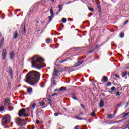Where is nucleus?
I'll use <instances>...</instances> for the list:
<instances>
[{
    "mask_svg": "<svg viewBox=\"0 0 129 129\" xmlns=\"http://www.w3.org/2000/svg\"><path fill=\"white\" fill-rule=\"evenodd\" d=\"M41 74L36 71H31L28 73L25 77V82L29 83L30 85L34 86L37 84L40 80Z\"/></svg>",
    "mask_w": 129,
    "mask_h": 129,
    "instance_id": "f257e3e1",
    "label": "nucleus"
},
{
    "mask_svg": "<svg viewBox=\"0 0 129 129\" xmlns=\"http://www.w3.org/2000/svg\"><path fill=\"white\" fill-rule=\"evenodd\" d=\"M44 59L39 55H35L32 58V65L34 68L37 69H42L44 68V66L42 65L44 62Z\"/></svg>",
    "mask_w": 129,
    "mask_h": 129,
    "instance_id": "f03ea898",
    "label": "nucleus"
},
{
    "mask_svg": "<svg viewBox=\"0 0 129 129\" xmlns=\"http://www.w3.org/2000/svg\"><path fill=\"white\" fill-rule=\"evenodd\" d=\"M11 121V116L10 115L7 114L4 116L3 118L1 120V122L2 125H5V124H8V123H10Z\"/></svg>",
    "mask_w": 129,
    "mask_h": 129,
    "instance_id": "7ed1b4c3",
    "label": "nucleus"
},
{
    "mask_svg": "<svg viewBox=\"0 0 129 129\" xmlns=\"http://www.w3.org/2000/svg\"><path fill=\"white\" fill-rule=\"evenodd\" d=\"M16 123L19 126H22L24 127L26 125V121L24 119H21L20 118H16Z\"/></svg>",
    "mask_w": 129,
    "mask_h": 129,
    "instance_id": "20e7f679",
    "label": "nucleus"
},
{
    "mask_svg": "<svg viewBox=\"0 0 129 129\" xmlns=\"http://www.w3.org/2000/svg\"><path fill=\"white\" fill-rule=\"evenodd\" d=\"M18 116L19 117H22V116H23V117H28L29 114H26V109L23 108L19 111Z\"/></svg>",
    "mask_w": 129,
    "mask_h": 129,
    "instance_id": "39448f33",
    "label": "nucleus"
},
{
    "mask_svg": "<svg viewBox=\"0 0 129 129\" xmlns=\"http://www.w3.org/2000/svg\"><path fill=\"white\" fill-rule=\"evenodd\" d=\"M4 106H8V110L9 111H12L13 110V109H14V108L13 107H10V99H9V98H7V99H5V100L4 101Z\"/></svg>",
    "mask_w": 129,
    "mask_h": 129,
    "instance_id": "423d86ee",
    "label": "nucleus"
},
{
    "mask_svg": "<svg viewBox=\"0 0 129 129\" xmlns=\"http://www.w3.org/2000/svg\"><path fill=\"white\" fill-rule=\"evenodd\" d=\"M1 57L2 60H5L7 57V49H6V48L3 49Z\"/></svg>",
    "mask_w": 129,
    "mask_h": 129,
    "instance_id": "0eeeda50",
    "label": "nucleus"
},
{
    "mask_svg": "<svg viewBox=\"0 0 129 129\" xmlns=\"http://www.w3.org/2000/svg\"><path fill=\"white\" fill-rule=\"evenodd\" d=\"M15 57H16V53H15V51L10 52L9 58L11 60H13V59L15 58Z\"/></svg>",
    "mask_w": 129,
    "mask_h": 129,
    "instance_id": "6e6552de",
    "label": "nucleus"
},
{
    "mask_svg": "<svg viewBox=\"0 0 129 129\" xmlns=\"http://www.w3.org/2000/svg\"><path fill=\"white\" fill-rule=\"evenodd\" d=\"M8 71L9 72V74L10 75V77L11 79H13V69L11 66H9L8 68Z\"/></svg>",
    "mask_w": 129,
    "mask_h": 129,
    "instance_id": "1a4fd4ad",
    "label": "nucleus"
},
{
    "mask_svg": "<svg viewBox=\"0 0 129 129\" xmlns=\"http://www.w3.org/2000/svg\"><path fill=\"white\" fill-rule=\"evenodd\" d=\"M55 79H56V78H54V77H53L51 79V82L53 86H56V85H57V83H56V81L55 80Z\"/></svg>",
    "mask_w": 129,
    "mask_h": 129,
    "instance_id": "9d476101",
    "label": "nucleus"
},
{
    "mask_svg": "<svg viewBox=\"0 0 129 129\" xmlns=\"http://www.w3.org/2000/svg\"><path fill=\"white\" fill-rule=\"evenodd\" d=\"M83 62H84V60H83L82 61H78L77 63H76L74 66V67H77V66H79L80 65H81V64H82V63H83Z\"/></svg>",
    "mask_w": 129,
    "mask_h": 129,
    "instance_id": "9b49d317",
    "label": "nucleus"
},
{
    "mask_svg": "<svg viewBox=\"0 0 129 129\" xmlns=\"http://www.w3.org/2000/svg\"><path fill=\"white\" fill-rule=\"evenodd\" d=\"M103 106H104V101L103 100V99H101L100 101L99 107H103Z\"/></svg>",
    "mask_w": 129,
    "mask_h": 129,
    "instance_id": "f8f14e48",
    "label": "nucleus"
},
{
    "mask_svg": "<svg viewBox=\"0 0 129 129\" xmlns=\"http://www.w3.org/2000/svg\"><path fill=\"white\" fill-rule=\"evenodd\" d=\"M71 95V97H72V98H73V99H74V100H78V99H77V98L75 96V93H72Z\"/></svg>",
    "mask_w": 129,
    "mask_h": 129,
    "instance_id": "ddd939ff",
    "label": "nucleus"
},
{
    "mask_svg": "<svg viewBox=\"0 0 129 129\" xmlns=\"http://www.w3.org/2000/svg\"><path fill=\"white\" fill-rule=\"evenodd\" d=\"M101 81H104V82H107V81H108V78L104 76L103 77L102 79L101 80Z\"/></svg>",
    "mask_w": 129,
    "mask_h": 129,
    "instance_id": "4468645a",
    "label": "nucleus"
},
{
    "mask_svg": "<svg viewBox=\"0 0 129 129\" xmlns=\"http://www.w3.org/2000/svg\"><path fill=\"white\" fill-rule=\"evenodd\" d=\"M58 9L59 11L56 12V15H59V13H60V12L61 11L62 9H63L61 5H58Z\"/></svg>",
    "mask_w": 129,
    "mask_h": 129,
    "instance_id": "2eb2a0df",
    "label": "nucleus"
},
{
    "mask_svg": "<svg viewBox=\"0 0 129 129\" xmlns=\"http://www.w3.org/2000/svg\"><path fill=\"white\" fill-rule=\"evenodd\" d=\"M27 91L28 93H30V94H31L32 92H33V88L32 87H28L27 88Z\"/></svg>",
    "mask_w": 129,
    "mask_h": 129,
    "instance_id": "dca6fc26",
    "label": "nucleus"
},
{
    "mask_svg": "<svg viewBox=\"0 0 129 129\" xmlns=\"http://www.w3.org/2000/svg\"><path fill=\"white\" fill-rule=\"evenodd\" d=\"M14 39H18V31L16 30L14 33V35L13 36Z\"/></svg>",
    "mask_w": 129,
    "mask_h": 129,
    "instance_id": "f3484780",
    "label": "nucleus"
},
{
    "mask_svg": "<svg viewBox=\"0 0 129 129\" xmlns=\"http://www.w3.org/2000/svg\"><path fill=\"white\" fill-rule=\"evenodd\" d=\"M31 106L32 110L36 109V104L35 103L31 104Z\"/></svg>",
    "mask_w": 129,
    "mask_h": 129,
    "instance_id": "a211bd4d",
    "label": "nucleus"
},
{
    "mask_svg": "<svg viewBox=\"0 0 129 129\" xmlns=\"http://www.w3.org/2000/svg\"><path fill=\"white\" fill-rule=\"evenodd\" d=\"M4 42H5V38L3 37L0 41V48L3 46V44H4Z\"/></svg>",
    "mask_w": 129,
    "mask_h": 129,
    "instance_id": "6ab92c4d",
    "label": "nucleus"
},
{
    "mask_svg": "<svg viewBox=\"0 0 129 129\" xmlns=\"http://www.w3.org/2000/svg\"><path fill=\"white\" fill-rule=\"evenodd\" d=\"M128 74L127 73V72H122V77H125Z\"/></svg>",
    "mask_w": 129,
    "mask_h": 129,
    "instance_id": "aec40b11",
    "label": "nucleus"
},
{
    "mask_svg": "<svg viewBox=\"0 0 129 129\" xmlns=\"http://www.w3.org/2000/svg\"><path fill=\"white\" fill-rule=\"evenodd\" d=\"M113 117H114V116L113 114H110V115H108L107 116V118H108L109 119H112Z\"/></svg>",
    "mask_w": 129,
    "mask_h": 129,
    "instance_id": "412c9836",
    "label": "nucleus"
},
{
    "mask_svg": "<svg viewBox=\"0 0 129 129\" xmlns=\"http://www.w3.org/2000/svg\"><path fill=\"white\" fill-rule=\"evenodd\" d=\"M122 93H123L122 92H116V96H120V95H121V94H122Z\"/></svg>",
    "mask_w": 129,
    "mask_h": 129,
    "instance_id": "4be33fe9",
    "label": "nucleus"
},
{
    "mask_svg": "<svg viewBox=\"0 0 129 129\" xmlns=\"http://www.w3.org/2000/svg\"><path fill=\"white\" fill-rule=\"evenodd\" d=\"M96 111V110H94L93 112L91 113L90 115L92 117H94L95 116V112Z\"/></svg>",
    "mask_w": 129,
    "mask_h": 129,
    "instance_id": "5701e85b",
    "label": "nucleus"
},
{
    "mask_svg": "<svg viewBox=\"0 0 129 129\" xmlns=\"http://www.w3.org/2000/svg\"><path fill=\"white\" fill-rule=\"evenodd\" d=\"M94 51H95V49H94V48H92L90 51H89L88 52L87 54H91V53H93L94 52Z\"/></svg>",
    "mask_w": 129,
    "mask_h": 129,
    "instance_id": "b1692460",
    "label": "nucleus"
},
{
    "mask_svg": "<svg viewBox=\"0 0 129 129\" xmlns=\"http://www.w3.org/2000/svg\"><path fill=\"white\" fill-rule=\"evenodd\" d=\"M122 104H123V102H121L119 104H118L116 105V107L118 108V107L121 106V105H122Z\"/></svg>",
    "mask_w": 129,
    "mask_h": 129,
    "instance_id": "393cba45",
    "label": "nucleus"
},
{
    "mask_svg": "<svg viewBox=\"0 0 129 129\" xmlns=\"http://www.w3.org/2000/svg\"><path fill=\"white\" fill-rule=\"evenodd\" d=\"M38 103L40 104V106H45V104H46L44 101L42 102H39Z\"/></svg>",
    "mask_w": 129,
    "mask_h": 129,
    "instance_id": "a878e982",
    "label": "nucleus"
},
{
    "mask_svg": "<svg viewBox=\"0 0 129 129\" xmlns=\"http://www.w3.org/2000/svg\"><path fill=\"white\" fill-rule=\"evenodd\" d=\"M50 15L51 16H54V11H53V8L52 7L50 9Z\"/></svg>",
    "mask_w": 129,
    "mask_h": 129,
    "instance_id": "bb28decb",
    "label": "nucleus"
},
{
    "mask_svg": "<svg viewBox=\"0 0 129 129\" xmlns=\"http://www.w3.org/2000/svg\"><path fill=\"white\" fill-rule=\"evenodd\" d=\"M58 74H59V73L53 72V77H54L55 78H56V77H57V76H58Z\"/></svg>",
    "mask_w": 129,
    "mask_h": 129,
    "instance_id": "cd10ccee",
    "label": "nucleus"
},
{
    "mask_svg": "<svg viewBox=\"0 0 129 129\" xmlns=\"http://www.w3.org/2000/svg\"><path fill=\"white\" fill-rule=\"evenodd\" d=\"M60 91H63V90H66V87H61L59 88Z\"/></svg>",
    "mask_w": 129,
    "mask_h": 129,
    "instance_id": "c85d7f7f",
    "label": "nucleus"
},
{
    "mask_svg": "<svg viewBox=\"0 0 129 129\" xmlns=\"http://www.w3.org/2000/svg\"><path fill=\"white\" fill-rule=\"evenodd\" d=\"M120 38H123L124 37V32H122L120 33Z\"/></svg>",
    "mask_w": 129,
    "mask_h": 129,
    "instance_id": "c756f323",
    "label": "nucleus"
},
{
    "mask_svg": "<svg viewBox=\"0 0 129 129\" xmlns=\"http://www.w3.org/2000/svg\"><path fill=\"white\" fill-rule=\"evenodd\" d=\"M101 46H102V45H97L95 46V48H94V50H97V49H98L99 48H100V47H101Z\"/></svg>",
    "mask_w": 129,
    "mask_h": 129,
    "instance_id": "7c9ffc66",
    "label": "nucleus"
},
{
    "mask_svg": "<svg viewBox=\"0 0 129 129\" xmlns=\"http://www.w3.org/2000/svg\"><path fill=\"white\" fill-rule=\"evenodd\" d=\"M67 21V20H66V18H63L61 20V22L63 23H66V22Z\"/></svg>",
    "mask_w": 129,
    "mask_h": 129,
    "instance_id": "2f4dec72",
    "label": "nucleus"
},
{
    "mask_svg": "<svg viewBox=\"0 0 129 129\" xmlns=\"http://www.w3.org/2000/svg\"><path fill=\"white\" fill-rule=\"evenodd\" d=\"M128 114H129V112L126 113L124 114L123 115V116L122 117V118H124L126 117V116H127V115H128Z\"/></svg>",
    "mask_w": 129,
    "mask_h": 129,
    "instance_id": "473e14b6",
    "label": "nucleus"
},
{
    "mask_svg": "<svg viewBox=\"0 0 129 129\" xmlns=\"http://www.w3.org/2000/svg\"><path fill=\"white\" fill-rule=\"evenodd\" d=\"M52 17H53V16H52V15H50V16H48V18L49 19L48 23H51V22L52 20Z\"/></svg>",
    "mask_w": 129,
    "mask_h": 129,
    "instance_id": "72a5a7b5",
    "label": "nucleus"
},
{
    "mask_svg": "<svg viewBox=\"0 0 129 129\" xmlns=\"http://www.w3.org/2000/svg\"><path fill=\"white\" fill-rule=\"evenodd\" d=\"M48 101H49L50 105H52V99H51V98H49Z\"/></svg>",
    "mask_w": 129,
    "mask_h": 129,
    "instance_id": "f704fd0d",
    "label": "nucleus"
},
{
    "mask_svg": "<svg viewBox=\"0 0 129 129\" xmlns=\"http://www.w3.org/2000/svg\"><path fill=\"white\" fill-rule=\"evenodd\" d=\"M50 42H51V40L50 39H47L46 40V43H47V44H49Z\"/></svg>",
    "mask_w": 129,
    "mask_h": 129,
    "instance_id": "c9c22d12",
    "label": "nucleus"
},
{
    "mask_svg": "<svg viewBox=\"0 0 129 129\" xmlns=\"http://www.w3.org/2000/svg\"><path fill=\"white\" fill-rule=\"evenodd\" d=\"M66 61H67V60L64 59V60L59 61V64H62V63H64V62H66Z\"/></svg>",
    "mask_w": 129,
    "mask_h": 129,
    "instance_id": "e433bc0d",
    "label": "nucleus"
},
{
    "mask_svg": "<svg viewBox=\"0 0 129 129\" xmlns=\"http://www.w3.org/2000/svg\"><path fill=\"white\" fill-rule=\"evenodd\" d=\"M2 111H4V106H1L0 107V112H2Z\"/></svg>",
    "mask_w": 129,
    "mask_h": 129,
    "instance_id": "4c0bfd02",
    "label": "nucleus"
},
{
    "mask_svg": "<svg viewBox=\"0 0 129 129\" xmlns=\"http://www.w3.org/2000/svg\"><path fill=\"white\" fill-rule=\"evenodd\" d=\"M89 11H91V12H93L94 11V9H93L91 7H89Z\"/></svg>",
    "mask_w": 129,
    "mask_h": 129,
    "instance_id": "58836bf2",
    "label": "nucleus"
},
{
    "mask_svg": "<svg viewBox=\"0 0 129 129\" xmlns=\"http://www.w3.org/2000/svg\"><path fill=\"white\" fill-rule=\"evenodd\" d=\"M54 72L55 73H59V71H58V70H57V69L55 68L54 70Z\"/></svg>",
    "mask_w": 129,
    "mask_h": 129,
    "instance_id": "ea45409f",
    "label": "nucleus"
},
{
    "mask_svg": "<svg viewBox=\"0 0 129 129\" xmlns=\"http://www.w3.org/2000/svg\"><path fill=\"white\" fill-rule=\"evenodd\" d=\"M73 49H74V50H75V49H77V48H76V47H73V48H70V50L68 51V52H70V51H72V50H73Z\"/></svg>",
    "mask_w": 129,
    "mask_h": 129,
    "instance_id": "a19ab883",
    "label": "nucleus"
},
{
    "mask_svg": "<svg viewBox=\"0 0 129 129\" xmlns=\"http://www.w3.org/2000/svg\"><path fill=\"white\" fill-rule=\"evenodd\" d=\"M110 85H111V82H108L107 83V86H110Z\"/></svg>",
    "mask_w": 129,
    "mask_h": 129,
    "instance_id": "79ce46f5",
    "label": "nucleus"
},
{
    "mask_svg": "<svg viewBox=\"0 0 129 129\" xmlns=\"http://www.w3.org/2000/svg\"><path fill=\"white\" fill-rule=\"evenodd\" d=\"M111 91H114V90H115V87H112L111 88Z\"/></svg>",
    "mask_w": 129,
    "mask_h": 129,
    "instance_id": "37998d69",
    "label": "nucleus"
},
{
    "mask_svg": "<svg viewBox=\"0 0 129 129\" xmlns=\"http://www.w3.org/2000/svg\"><path fill=\"white\" fill-rule=\"evenodd\" d=\"M129 20H126L124 23V25H126L128 23Z\"/></svg>",
    "mask_w": 129,
    "mask_h": 129,
    "instance_id": "c03bdc74",
    "label": "nucleus"
},
{
    "mask_svg": "<svg viewBox=\"0 0 129 129\" xmlns=\"http://www.w3.org/2000/svg\"><path fill=\"white\" fill-rule=\"evenodd\" d=\"M80 115H83V112H80L78 114V116H80Z\"/></svg>",
    "mask_w": 129,
    "mask_h": 129,
    "instance_id": "a18cd8bd",
    "label": "nucleus"
},
{
    "mask_svg": "<svg viewBox=\"0 0 129 129\" xmlns=\"http://www.w3.org/2000/svg\"><path fill=\"white\" fill-rule=\"evenodd\" d=\"M81 107H82L83 109H85V107H84V105L82 104H81Z\"/></svg>",
    "mask_w": 129,
    "mask_h": 129,
    "instance_id": "49530a36",
    "label": "nucleus"
},
{
    "mask_svg": "<svg viewBox=\"0 0 129 129\" xmlns=\"http://www.w3.org/2000/svg\"><path fill=\"white\" fill-rule=\"evenodd\" d=\"M71 3H73V1H70L69 2H66V5H69V4H71Z\"/></svg>",
    "mask_w": 129,
    "mask_h": 129,
    "instance_id": "de8ad7c7",
    "label": "nucleus"
},
{
    "mask_svg": "<svg viewBox=\"0 0 129 129\" xmlns=\"http://www.w3.org/2000/svg\"><path fill=\"white\" fill-rule=\"evenodd\" d=\"M23 29H24V33H26V25H24Z\"/></svg>",
    "mask_w": 129,
    "mask_h": 129,
    "instance_id": "09e8293b",
    "label": "nucleus"
},
{
    "mask_svg": "<svg viewBox=\"0 0 129 129\" xmlns=\"http://www.w3.org/2000/svg\"><path fill=\"white\" fill-rule=\"evenodd\" d=\"M68 21H69L70 22H72L73 21V19L71 18H68Z\"/></svg>",
    "mask_w": 129,
    "mask_h": 129,
    "instance_id": "8fccbe9b",
    "label": "nucleus"
},
{
    "mask_svg": "<svg viewBox=\"0 0 129 129\" xmlns=\"http://www.w3.org/2000/svg\"><path fill=\"white\" fill-rule=\"evenodd\" d=\"M76 118L77 119H80V120H82V118H80L79 116H76Z\"/></svg>",
    "mask_w": 129,
    "mask_h": 129,
    "instance_id": "3c124183",
    "label": "nucleus"
},
{
    "mask_svg": "<svg viewBox=\"0 0 129 129\" xmlns=\"http://www.w3.org/2000/svg\"><path fill=\"white\" fill-rule=\"evenodd\" d=\"M126 128L129 129V123L126 126H125V129H126Z\"/></svg>",
    "mask_w": 129,
    "mask_h": 129,
    "instance_id": "603ef678",
    "label": "nucleus"
},
{
    "mask_svg": "<svg viewBox=\"0 0 129 129\" xmlns=\"http://www.w3.org/2000/svg\"><path fill=\"white\" fill-rule=\"evenodd\" d=\"M96 4L97 5H99V4H100V2L99 1V0H97Z\"/></svg>",
    "mask_w": 129,
    "mask_h": 129,
    "instance_id": "864d4df0",
    "label": "nucleus"
},
{
    "mask_svg": "<svg viewBox=\"0 0 129 129\" xmlns=\"http://www.w3.org/2000/svg\"><path fill=\"white\" fill-rule=\"evenodd\" d=\"M114 45H115L114 42L112 41V42H111V46H112V47L113 46H114Z\"/></svg>",
    "mask_w": 129,
    "mask_h": 129,
    "instance_id": "5fc2aeb1",
    "label": "nucleus"
},
{
    "mask_svg": "<svg viewBox=\"0 0 129 129\" xmlns=\"http://www.w3.org/2000/svg\"><path fill=\"white\" fill-rule=\"evenodd\" d=\"M74 129H79V126L77 125L75 127Z\"/></svg>",
    "mask_w": 129,
    "mask_h": 129,
    "instance_id": "6e6d98bb",
    "label": "nucleus"
},
{
    "mask_svg": "<svg viewBox=\"0 0 129 129\" xmlns=\"http://www.w3.org/2000/svg\"><path fill=\"white\" fill-rule=\"evenodd\" d=\"M40 23H41V24H44L45 23V20H41Z\"/></svg>",
    "mask_w": 129,
    "mask_h": 129,
    "instance_id": "4d7b16f0",
    "label": "nucleus"
},
{
    "mask_svg": "<svg viewBox=\"0 0 129 129\" xmlns=\"http://www.w3.org/2000/svg\"><path fill=\"white\" fill-rule=\"evenodd\" d=\"M58 115H59L58 113H54V116H58Z\"/></svg>",
    "mask_w": 129,
    "mask_h": 129,
    "instance_id": "13d9d810",
    "label": "nucleus"
},
{
    "mask_svg": "<svg viewBox=\"0 0 129 129\" xmlns=\"http://www.w3.org/2000/svg\"><path fill=\"white\" fill-rule=\"evenodd\" d=\"M11 82H9V83H8V87H11Z\"/></svg>",
    "mask_w": 129,
    "mask_h": 129,
    "instance_id": "bf43d9fd",
    "label": "nucleus"
},
{
    "mask_svg": "<svg viewBox=\"0 0 129 129\" xmlns=\"http://www.w3.org/2000/svg\"><path fill=\"white\" fill-rule=\"evenodd\" d=\"M59 46H60V44L59 43L56 44L55 48H58V47H59Z\"/></svg>",
    "mask_w": 129,
    "mask_h": 129,
    "instance_id": "052dcab7",
    "label": "nucleus"
},
{
    "mask_svg": "<svg viewBox=\"0 0 129 129\" xmlns=\"http://www.w3.org/2000/svg\"><path fill=\"white\" fill-rule=\"evenodd\" d=\"M114 76H115V77H116L117 78H119V76L116 75V74H115Z\"/></svg>",
    "mask_w": 129,
    "mask_h": 129,
    "instance_id": "680f3d73",
    "label": "nucleus"
},
{
    "mask_svg": "<svg viewBox=\"0 0 129 129\" xmlns=\"http://www.w3.org/2000/svg\"><path fill=\"white\" fill-rule=\"evenodd\" d=\"M36 123H37V124H39V123H40V121H39V120H37Z\"/></svg>",
    "mask_w": 129,
    "mask_h": 129,
    "instance_id": "e2e57ef3",
    "label": "nucleus"
},
{
    "mask_svg": "<svg viewBox=\"0 0 129 129\" xmlns=\"http://www.w3.org/2000/svg\"><path fill=\"white\" fill-rule=\"evenodd\" d=\"M55 95H57V93H53L52 95H51V96H55Z\"/></svg>",
    "mask_w": 129,
    "mask_h": 129,
    "instance_id": "0e129e2a",
    "label": "nucleus"
},
{
    "mask_svg": "<svg viewBox=\"0 0 129 129\" xmlns=\"http://www.w3.org/2000/svg\"><path fill=\"white\" fill-rule=\"evenodd\" d=\"M21 11V9H16V12H20Z\"/></svg>",
    "mask_w": 129,
    "mask_h": 129,
    "instance_id": "69168bd1",
    "label": "nucleus"
},
{
    "mask_svg": "<svg viewBox=\"0 0 129 129\" xmlns=\"http://www.w3.org/2000/svg\"><path fill=\"white\" fill-rule=\"evenodd\" d=\"M125 69H129V66H126L125 67Z\"/></svg>",
    "mask_w": 129,
    "mask_h": 129,
    "instance_id": "338daca9",
    "label": "nucleus"
},
{
    "mask_svg": "<svg viewBox=\"0 0 129 129\" xmlns=\"http://www.w3.org/2000/svg\"><path fill=\"white\" fill-rule=\"evenodd\" d=\"M97 8L98 9H100V5H98V6H97Z\"/></svg>",
    "mask_w": 129,
    "mask_h": 129,
    "instance_id": "774afa93",
    "label": "nucleus"
}]
</instances>
